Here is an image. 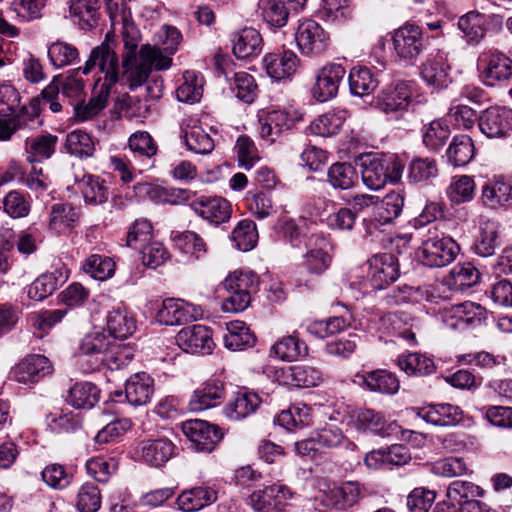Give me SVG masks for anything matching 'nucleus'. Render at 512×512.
Returning a JSON list of instances; mask_svg holds the SVG:
<instances>
[{
  "instance_id": "obj_1",
  "label": "nucleus",
  "mask_w": 512,
  "mask_h": 512,
  "mask_svg": "<svg viewBox=\"0 0 512 512\" xmlns=\"http://www.w3.org/2000/svg\"><path fill=\"white\" fill-rule=\"evenodd\" d=\"M107 38L108 35L104 42L91 50L84 66L79 67L84 75L89 74L94 67H98L99 71L104 74L103 81L100 78L96 81L88 105L77 108L78 115L84 119L97 115L105 108L111 88L120 80L119 59Z\"/></svg>"
},
{
  "instance_id": "obj_2",
  "label": "nucleus",
  "mask_w": 512,
  "mask_h": 512,
  "mask_svg": "<svg viewBox=\"0 0 512 512\" xmlns=\"http://www.w3.org/2000/svg\"><path fill=\"white\" fill-rule=\"evenodd\" d=\"M126 51L122 55L121 80L130 90L146 83L153 70H168L172 66V58L163 55L160 49L150 44L142 45L137 54L136 44H125Z\"/></svg>"
},
{
  "instance_id": "obj_3",
  "label": "nucleus",
  "mask_w": 512,
  "mask_h": 512,
  "mask_svg": "<svg viewBox=\"0 0 512 512\" xmlns=\"http://www.w3.org/2000/svg\"><path fill=\"white\" fill-rule=\"evenodd\" d=\"M413 101V84L397 81L380 90L375 98V108L381 113L397 118L409 109Z\"/></svg>"
},
{
  "instance_id": "obj_4",
  "label": "nucleus",
  "mask_w": 512,
  "mask_h": 512,
  "mask_svg": "<svg viewBox=\"0 0 512 512\" xmlns=\"http://www.w3.org/2000/svg\"><path fill=\"white\" fill-rule=\"evenodd\" d=\"M459 251V245L452 238L435 234L422 241L418 258L428 267H444L455 260Z\"/></svg>"
},
{
  "instance_id": "obj_5",
  "label": "nucleus",
  "mask_w": 512,
  "mask_h": 512,
  "mask_svg": "<svg viewBox=\"0 0 512 512\" xmlns=\"http://www.w3.org/2000/svg\"><path fill=\"white\" fill-rule=\"evenodd\" d=\"M299 110H262L258 113L259 134L268 143L275 142L284 132L302 120Z\"/></svg>"
},
{
  "instance_id": "obj_6",
  "label": "nucleus",
  "mask_w": 512,
  "mask_h": 512,
  "mask_svg": "<svg viewBox=\"0 0 512 512\" xmlns=\"http://www.w3.org/2000/svg\"><path fill=\"white\" fill-rule=\"evenodd\" d=\"M478 70L483 83L493 87L511 78L512 60L503 52L490 49L479 55Z\"/></svg>"
},
{
  "instance_id": "obj_7",
  "label": "nucleus",
  "mask_w": 512,
  "mask_h": 512,
  "mask_svg": "<svg viewBox=\"0 0 512 512\" xmlns=\"http://www.w3.org/2000/svg\"><path fill=\"white\" fill-rule=\"evenodd\" d=\"M303 265L310 274L324 273L332 262V245L329 239L321 233H311L304 247Z\"/></svg>"
},
{
  "instance_id": "obj_8",
  "label": "nucleus",
  "mask_w": 512,
  "mask_h": 512,
  "mask_svg": "<svg viewBox=\"0 0 512 512\" xmlns=\"http://www.w3.org/2000/svg\"><path fill=\"white\" fill-rule=\"evenodd\" d=\"M347 425L354 427L360 432H371L380 436H389L400 428L395 422L388 423L381 415L371 409L351 410L343 417Z\"/></svg>"
},
{
  "instance_id": "obj_9",
  "label": "nucleus",
  "mask_w": 512,
  "mask_h": 512,
  "mask_svg": "<svg viewBox=\"0 0 512 512\" xmlns=\"http://www.w3.org/2000/svg\"><path fill=\"white\" fill-rule=\"evenodd\" d=\"M203 316L200 306L180 299L168 298L162 301L155 319L158 323L168 326L181 325L188 321H195Z\"/></svg>"
},
{
  "instance_id": "obj_10",
  "label": "nucleus",
  "mask_w": 512,
  "mask_h": 512,
  "mask_svg": "<svg viewBox=\"0 0 512 512\" xmlns=\"http://www.w3.org/2000/svg\"><path fill=\"white\" fill-rule=\"evenodd\" d=\"M485 319V308L470 301L452 305L443 312V321L451 329L475 328L480 326Z\"/></svg>"
},
{
  "instance_id": "obj_11",
  "label": "nucleus",
  "mask_w": 512,
  "mask_h": 512,
  "mask_svg": "<svg viewBox=\"0 0 512 512\" xmlns=\"http://www.w3.org/2000/svg\"><path fill=\"white\" fill-rule=\"evenodd\" d=\"M295 41L303 55H319L326 50L329 36L319 23L307 19L299 24L295 33Z\"/></svg>"
},
{
  "instance_id": "obj_12",
  "label": "nucleus",
  "mask_w": 512,
  "mask_h": 512,
  "mask_svg": "<svg viewBox=\"0 0 512 512\" xmlns=\"http://www.w3.org/2000/svg\"><path fill=\"white\" fill-rule=\"evenodd\" d=\"M450 65L443 51L430 53L421 65L420 75L426 85L433 90H442L451 83Z\"/></svg>"
},
{
  "instance_id": "obj_13",
  "label": "nucleus",
  "mask_w": 512,
  "mask_h": 512,
  "mask_svg": "<svg viewBox=\"0 0 512 512\" xmlns=\"http://www.w3.org/2000/svg\"><path fill=\"white\" fill-rule=\"evenodd\" d=\"M392 41L396 56L407 63H414L423 51L422 31L415 25L395 30Z\"/></svg>"
},
{
  "instance_id": "obj_14",
  "label": "nucleus",
  "mask_w": 512,
  "mask_h": 512,
  "mask_svg": "<svg viewBox=\"0 0 512 512\" xmlns=\"http://www.w3.org/2000/svg\"><path fill=\"white\" fill-rule=\"evenodd\" d=\"M175 339L179 348L190 354H210L215 347L211 329L201 324L182 328Z\"/></svg>"
},
{
  "instance_id": "obj_15",
  "label": "nucleus",
  "mask_w": 512,
  "mask_h": 512,
  "mask_svg": "<svg viewBox=\"0 0 512 512\" xmlns=\"http://www.w3.org/2000/svg\"><path fill=\"white\" fill-rule=\"evenodd\" d=\"M190 208L199 217L216 226L228 221L232 214L230 202L220 196H199L190 203Z\"/></svg>"
},
{
  "instance_id": "obj_16",
  "label": "nucleus",
  "mask_w": 512,
  "mask_h": 512,
  "mask_svg": "<svg viewBox=\"0 0 512 512\" xmlns=\"http://www.w3.org/2000/svg\"><path fill=\"white\" fill-rule=\"evenodd\" d=\"M346 74L345 68L336 63L323 66L316 75V82L312 88L313 97L319 102H326L334 98Z\"/></svg>"
},
{
  "instance_id": "obj_17",
  "label": "nucleus",
  "mask_w": 512,
  "mask_h": 512,
  "mask_svg": "<svg viewBox=\"0 0 512 512\" xmlns=\"http://www.w3.org/2000/svg\"><path fill=\"white\" fill-rule=\"evenodd\" d=\"M291 494L281 484H272L255 490L249 497V503L256 512H281Z\"/></svg>"
},
{
  "instance_id": "obj_18",
  "label": "nucleus",
  "mask_w": 512,
  "mask_h": 512,
  "mask_svg": "<svg viewBox=\"0 0 512 512\" xmlns=\"http://www.w3.org/2000/svg\"><path fill=\"white\" fill-rule=\"evenodd\" d=\"M52 371L50 360L44 355H28L21 360L12 370L15 381L25 385L39 382Z\"/></svg>"
},
{
  "instance_id": "obj_19",
  "label": "nucleus",
  "mask_w": 512,
  "mask_h": 512,
  "mask_svg": "<svg viewBox=\"0 0 512 512\" xmlns=\"http://www.w3.org/2000/svg\"><path fill=\"white\" fill-rule=\"evenodd\" d=\"M182 431L200 451H211L222 438L216 426L198 419L183 422Z\"/></svg>"
},
{
  "instance_id": "obj_20",
  "label": "nucleus",
  "mask_w": 512,
  "mask_h": 512,
  "mask_svg": "<svg viewBox=\"0 0 512 512\" xmlns=\"http://www.w3.org/2000/svg\"><path fill=\"white\" fill-rule=\"evenodd\" d=\"M481 132L489 138L507 136L512 131V110L490 107L479 118Z\"/></svg>"
},
{
  "instance_id": "obj_21",
  "label": "nucleus",
  "mask_w": 512,
  "mask_h": 512,
  "mask_svg": "<svg viewBox=\"0 0 512 512\" xmlns=\"http://www.w3.org/2000/svg\"><path fill=\"white\" fill-rule=\"evenodd\" d=\"M398 276V261L393 254L384 253L372 259L369 272V284L372 289H384L396 281Z\"/></svg>"
},
{
  "instance_id": "obj_22",
  "label": "nucleus",
  "mask_w": 512,
  "mask_h": 512,
  "mask_svg": "<svg viewBox=\"0 0 512 512\" xmlns=\"http://www.w3.org/2000/svg\"><path fill=\"white\" fill-rule=\"evenodd\" d=\"M299 58L292 51L268 53L263 58L267 75L276 81L289 79L295 74Z\"/></svg>"
},
{
  "instance_id": "obj_23",
  "label": "nucleus",
  "mask_w": 512,
  "mask_h": 512,
  "mask_svg": "<svg viewBox=\"0 0 512 512\" xmlns=\"http://www.w3.org/2000/svg\"><path fill=\"white\" fill-rule=\"evenodd\" d=\"M68 277V270L65 267L43 273L28 286L27 295L32 300L42 301L63 285Z\"/></svg>"
},
{
  "instance_id": "obj_24",
  "label": "nucleus",
  "mask_w": 512,
  "mask_h": 512,
  "mask_svg": "<svg viewBox=\"0 0 512 512\" xmlns=\"http://www.w3.org/2000/svg\"><path fill=\"white\" fill-rule=\"evenodd\" d=\"M417 415L435 426H455L462 420L463 412L458 406L442 403L420 408Z\"/></svg>"
},
{
  "instance_id": "obj_25",
  "label": "nucleus",
  "mask_w": 512,
  "mask_h": 512,
  "mask_svg": "<svg viewBox=\"0 0 512 512\" xmlns=\"http://www.w3.org/2000/svg\"><path fill=\"white\" fill-rule=\"evenodd\" d=\"M354 382L372 392L382 394H395L400 387L397 377L393 373L382 369L356 374Z\"/></svg>"
},
{
  "instance_id": "obj_26",
  "label": "nucleus",
  "mask_w": 512,
  "mask_h": 512,
  "mask_svg": "<svg viewBox=\"0 0 512 512\" xmlns=\"http://www.w3.org/2000/svg\"><path fill=\"white\" fill-rule=\"evenodd\" d=\"M154 393V381L145 372L136 373L127 380L125 394L128 402L134 406L147 404Z\"/></svg>"
},
{
  "instance_id": "obj_27",
  "label": "nucleus",
  "mask_w": 512,
  "mask_h": 512,
  "mask_svg": "<svg viewBox=\"0 0 512 512\" xmlns=\"http://www.w3.org/2000/svg\"><path fill=\"white\" fill-rule=\"evenodd\" d=\"M500 223L494 219H483L479 225V234L473 249L482 257L492 256L500 245Z\"/></svg>"
},
{
  "instance_id": "obj_28",
  "label": "nucleus",
  "mask_w": 512,
  "mask_h": 512,
  "mask_svg": "<svg viewBox=\"0 0 512 512\" xmlns=\"http://www.w3.org/2000/svg\"><path fill=\"white\" fill-rule=\"evenodd\" d=\"M175 452V445L166 438L144 440L140 443V453L143 461L151 466L160 467L165 464Z\"/></svg>"
},
{
  "instance_id": "obj_29",
  "label": "nucleus",
  "mask_w": 512,
  "mask_h": 512,
  "mask_svg": "<svg viewBox=\"0 0 512 512\" xmlns=\"http://www.w3.org/2000/svg\"><path fill=\"white\" fill-rule=\"evenodd\" d=\"M99 9L98 0H71L69 17L82 30H91L98 24Z\"/></svg>"
},
{
  "instance_id": "obj_30",
  "label": "nucleus",
  "mask_w": 512,
  "mask_h": 512,
  "mask_svg": "<svg viewBox=\"0 0 512 512\" xmlns=\"http://www.w3.org/2000/svg\"><path fill=\"white\" fill-rule=\"evenodd\" d=\"M481 201L490 209H499L512 201V184L503 180H491L482 187Z\"/></svg>"
},
{
  "instance_id": "obj_31",
  "label": "nucleus",
  "mask_w": 512,
  "mask_h": 512,
  "mask_svg": "<svg viewBox=\"0 0 512 512\" xmlns=\"http://www.w3.org/2000/svg\"><path fill=\"white\" fill-rule=\"evenodd\" d=\"M224 396V387L219 381L205 383L192 394L189 407L191 411L199 412L216 406Z\"/></svg>"
},
{
  "instance_id": "obj_32",
  "label": "nucleus",
  "mask_w": 512,
  "mask_h": 512,
  "mask_svg": "<svg viewBox=\"0 0 512 512\" xmlns=\"http://www.w3.org/2000/svg\"><path fill=\"white\" fill-rule=\"evenodd\" d=\"M262 36L252 27L239 31L233 38V53L239 59L258 55L262 51Z\"/></svg>"
},
{
  "instance_id": "obj_33",
  "label": "nucleus",
  "mask_w": 512,
  "mask_h": 512,
  "mask_svg": "<svg viewBox=\"0 0 512 512\" xmlns=\"http://www.w3.org/2000/svg\"><path fill=\"white\" fill-rule=\"evenodd\" d=\"M270 353L282 361L292 362L305 357L308 354V346L294 333L277 340Z\"/></svg>"
},
{
  "instance_id": "obj_34",
  "label": "nucleus",
  "mask_w": 512,
  "mask_h": 512,
  "mask_svg": "<svg viewBox=\"0 0 512 512\" xmlns=\"http://www.w3.org/2000/svg\"><path fill=\"white\" fill-rule=\"evenodd\" d=\"M227 332L223 336L224 345L231 351H240L252 347L255 337L243 321H231L226 324Z\"/></svg>"
},
{
  "instance_id": "obj_35",
  "label": "nucleus",
  "mask_w": 512,
  "mask_h": 512,
  "mask_svg": "<svg viewBox=\"0 0 512 512\" xmlns=\"http://www.w3.org/2000/svg\"><path fill=\"white\" fill-rule=\"evenodd\" d=\"M486 15L470 11L458 19V29L469 44H478L485 36L487 28Z\"/></svg>"
},
{
  "instance_id": "obj_36",
  "label": "nucleus",
  "mask_w": 512,
  "mask_h": 512,
  "mask_svg": "<svg viewBox=\"0 0 512 512\" xmlns=\"http://www.w3.org/2000/svg\"><path fill=\"white\" fill-rule=\"evenodd\" d=\"M216 498L217 494L211 488L195 487L181 493L177 504L183 512H194L212 504Z\"/></svg>"
},
{
  "instance_id": "obj_37",
  "label": "nucleus",
  "mask_w": 512,
  "mask_h": 512,
  "mask_svg": "<svg viewBox=\"0 0 512 512\" xmlns=\"http://www.w3.org/2000/svg\"><path fill=\"white\" fill-rule=\"evenodd\" d=\"M106 327L114 338L126 339L135 332L136 322L125 309L117 307L109 311Z\"/></svg>"
},
{
  "instance_id": "obj_38",
  "label": "nucleus",
  "mask_w": 512,
  "mask_h": 512,
  "mask_svg": "<svg viewBox=\"0 0 512 512\" xmlns=\"http://www.w3.org/2000/svg\"><path fill=\"white\" fill-rule=\"evenodd\" d=\"M57 137L51 134L26 137L25 152L26 159L30 163L41 162L51 157L55 151Z\"/></svg>"
},
{
  "instance_id": "obj_39",
  "label": "nucleus",
  "mask_w": 512,
  "mask_h": 512,
  "mask_svg": "<svg viewBox=\"0 0 512 512\" xmlns=\"http://www.w3.org/2000/svg\"><path fill=\"white\" fill-rule=\"evenodd\" d=\"M100 391L91 382H78L69 389L67 402L76 409H90L99 401Z\"/></svg>"
},
{
  "instance_id": "obj_40",
  "label": "nucleus",
  "mask_w": 512,
  "mask_h": 512,
  "mask_svg": "<svg viewBox=\"0 0 512 512\" xmlns=\"http://www.w3.org/2000/svg\"><path fill=\"white\" fill-rule=\"evenodd\" d=\"M361 177L364 185L372 190H379L387 183L385 164L380 156H368L362 162Z\"/></svg>"
},
{
  "instance_id": "obj_41",
  "label": "nucleus",
  "mask_w": 512,
  "mask_h": 512,
  "mask_svg": "<svg viewBox=\"0 0 512 512\" xmlns=\"http://www.w3.org/2000/svg\"><path fill=\"white\" fill-rule=\"evenodd\" d=\"M171 240L174 246L182 253L200 259L207 252V245L203 238L193 232H172Z\"/></svg>"
},
{
  "instance_id": "obj_42",
  "label": "nucleus",
  "mask_w": 512,
  "mask_h": 512,
  "mask_svg": "<svg viewBox=\"0 0 512 512\" xmlns=\"http://www.w3.org/2000/svg\"><path fill=\"white\" fill-rule=\"evenodd\" d=\"M346 120L345 111H329L318 116L309 126L310 132L317 136L331 137L336 135Z\"/></svg>"
},
{
  "instance_id": "obj_43",
  "label": "nucleus",
  "mask_w": 512,
  "mask_h": 512,
  "mask_svg": "<svg viewBox=\"0 0 512 512\" xmlns=\"http://www.w3.org/2000/svg\"><path fill=\"white\" fill-rule=\"evenodd\" d=\"M474 154V143L468 135L455 136L447 150L448 161L455 167L467 165Z\"/></svg>"
},
{
  "instance_id": "obj_44",
  "label": "nucleus",
  "mask_w": 512,
  "mask_h": 512,
  "mask_svg": "<svg viewBox=\"0 0 512 512\" xmlns=\"http://www.w3.org/2000/svg\"><path fill=\"white\" fill-rule=\"evenodd\" d=\"M79 189L81 190L86 203L91 205H100L108 199V188L104 181L99 177L85 174L78 181Z\"/></svg>"
},
{
  "instance_id": "obj_45",
  "label": "nucleus",
  "mask_w": 512,
  "mask_h": 512,
  "mask_svg": "<svg viewBox=\"0 0 512 512\" xmlns=\"http://www.w3.org/2000/svg\"><path fill=\"white\" fill-rule=\"evenodd\" d=\"M260 398L255 393H238L225 407V414L231 420H240L256 411Z\"/></svg>"
},
{
  "instance_id": "obj_46",
  "label": "nucleus",
  "mask_w": 512,
  "mask_h": 512,
  "mask_svg": "<svg viewBox=\"0 0 512 512\" xmlns=\"http://www.w3.org/2000/svg\"><path fill=\"white\" fill-rule=\"evenodd\" d=\"M280 231L284 241L299 251L304 249L311 235L307 231L304 219H285L280 226Z\"/></svg>"
},
{
  "instance_id": "obj_47",
  "label": "nucleus",
  "mask_w": 512,
  "mask_h": 512,
  "mask_svg": "<svg viewBox=\"0 0 512 512\" xmlns=\"http://www.w3.org/2000/svg\"><path fill=\"white\" fill-rule=\"evenodd\" d=\"M259 9L264 22L270 27L282 28L288 22L290 10L283 0H262Z\"/></svg>"
},
{
  "instance_id": "obj_48",
  "label": "nucleus",
  "mask_w": 512,
  "mask_h": 512,
  "mask_svg": "<svg viewBox=\"0 0 512 512\" xmlns=\"http://www.w3.org/2000/svg\"><path fill=\"white\" fill-rule=\"evenodd\" d=\"M379 82L367 67H354L349 74V87L353 95L363 97L372 93Z\"/></svg>"
},
{
  "instance_id": "obj_49",
  "label": "nucleus",
  "mask_w": 512,
  "mask_h": 512,
  "mask_svg": "<svg viewBox=\"0 0 512 512\" xmlns=\"http://www.w3.org/2000/svg\"><path fill=\"white\" fill-rule=\"evenodd\" d=\"M130 361L131 356L127 349L119 344L112 343L105 354L99 360L94 361L86 370L95 371L100 370L102 367H106L111 371L118 370L126 366Z\"/></svg>"
},
{
  "instance_id": "obj_50",
  "label": "nucleus",
  "mask_w": 512,
  "mask_h": 512,
  "mask_svg": "<svg viewBox=\"0 0 512 512\" xmlns=\"http://www.w3.org/2000/svg\"><path fill=\"white\" fill-rule=\"evenodd\" d=\"M48 57L55 68H64L79 61V50L71 43L58 40L49 45Z\"/></svg>"
},
{
  "instance_id": "obj_51",
  "label": "nucleus",
  "mask_w": 512,
  "mask_h": 512,
  "mask_svg": "<svg viewBox=\"0 0 512 512\" xmlns=\"http://www.w3.org/2000/svg\"><path fill=\"white\" fill-rule=\"evenodd\" d=\"M203 77L194 71H186L182 77V83L176 90L177 99L185 103L198 102L203 94Z\"/></svg>"
},
{
  "instance_id": "obj_52",
  "label": "nucleus",
  "mask_w": 512,
  "mask_h": 512,
  "mask_svg": "<svg viewBox=\"0 0 512 512\" xmlns=\"http://www.w3.org/2000/svg\"><path fill=\"white\" fill-rule=\"evenodd\" d=\"M17 133L25 135L28 132L39 129L43 120L40 116L39 108L36 104L22 106L12 115Z\"/></svg>"
},
{
  "instance_id": "obj_53",
  "label": "nucleus",
  "mask_w": 512,
  "mask_h": 512,
  "mask_svg": "<svg viewBox=\"0 0 512 512\" xmlns=\"http://www.w3.org/2000/svg\"><path fill=\"white\" fill-rule=\"evenodd\" d=\"M183 41L181 31L172 25H162L155 34L154 47L160 49L163 55L171 58L178 50Z\"/></svg>"
},
{
  "instance_id": "obj_54",
  "label": "nucleus",
  "mask_w": 512,
  "mask_h": 512,
  "mask_svg": "<svg viewBox=\"0 0 512 512\" xmlns=\"http://www.w3.org/2000/svg\"><path fill=\"white\" fill-rule=\"evenodd\" d=\"M277 422L288 430L307 426L311 422V408L303 403L294 404L277 416Z\"/></svg>"
},
{
  "instance_id": "obj_55",
  "label": "nucleus",
  "mask_w": 512,
  "mask_h": 512,
  "mask_svg": "<svg viewBox=\"0 0 512 512\" xmlns=\"http://www.w3.org/2000/svg\"><path fill=\"white\" fill-rule=\"evenodd\" d=\"M288 377H290V385L298 388L315 387L322 382L321 371L305 364L289 366Z\"/></svg>"
},
{
  "instance_id": "obj_56",
  "label": "nucleus",
  "mask_w": 512,
  "mask_h": 512,
  "mask_svg": "<svg viewBox=\"0 0 512 512\" xmlns=\"http://www.w3.org/2000/svg\"><path fill=\"white\" fill-rule=\"evenodd\" d=\"M328 182L335 189L347 190L357 183L358 174L350 163H334L328 170Z\"/></svg>"
},
{
  "instance_id": "obj_57",
  "label": "nucleus",
  "mask_w": 512,
  "mask_h": 512,
  "mask_svg": "<svg viewBox=\"0 0 512 512\" xmlns=\"http://www.w3.org/2000/svg\"><path fill=\"white\" fill-rule=\"evenodd\" d=\"M78 220V212L70 204H54L49 214V228L63 233Z\"/></svg>"
},
{
  "instance_id": "obj_58",
  "label": "nucleus",
  "mask_w": 512,
  "mask_h": 512,
  "mask_svg": "<svg viewBox=\"0 0 512 512\" xmlns=\"http://www.w3.org/2000/svg\"><path fill=\"white\" fill-rule=\"evenodd\" d=\"M398 366L408 375H428L434 372V361L419 353H410L398 358Z\"/></svg>"
},
{
  "instance_id": "obj_59",
  "label": "nucleus",
  "mask_w": 512,
  "mask_h": 512,
  "mask_svg": "<svg viewBox=\"0 0 512 512\" xmlns=\"http://www.w3.org/2000/svg\"><path fill=\"white\" fill-rule=\"evenodd\" d=\"M382 327L388 334L396 335L411 345L416 344L415 333L411 331L404 314L389 313L381 317Z\"/></svg>"
},
{
  "instance_id": "obj_60",
  "label": "nucleus",
  "mask_w": 512,
  "mask_h": 512,
  "mask_svg": "<svg viewBox=\"0 0 512 512\" xmlns=\"http://www.w3.org/2000/svg\"><path fill=\"white\" fill-rule=\"evenodd\" d=\"M67 152L79 158L91 157L95 151L92 137L81 130L70 132L65 141Z\"/></svg>"
},
{
  "instance_id": "obj_61",
  "label": "nucleus",
  "mask_w": 512,
  "mask_h": 512,
  "mask_svg": "<svg viewBox=\"0 0 512 512\" xmlns=\"http://www.w3.org/2000/svg\"><path fill=\"white\" fill-rule=\"evenodd\" d=\"M231 240L240 251L253 249L258 240L255 223L248 219L240 221L231 233Z\"/></svg>"
},
{
  "instance_id": "obj_62",
  "label": "nucleus",
  "mask_w": 512,
  "mask_h": 512,
  "mask_svg": "<svg viewBox=\"0 0 512 512\" xmlns=\"http://www.w3.org/2000/svg\"><path fill=\"white\" fill-rule=\"evenodd\" d=\"M152 241L153 228L149 221L138 219L129 227L126 238L127 246L140 251Z\"/></svg>"
},
{
  "instance_id": "obj_63",
  "label": "nucleus",
  "mask_w": 512,
  "mask_h": 512,
  "mask_svg": "<svg viewBox=\"0 0 512 512\" xmlns=\"http://www.w3.org/2000/svg\"><path fill=\"white\" fill-rule=\"evenodd\" d=\"M404 197L400 192L392 191L388 193L381 201L378 198V204L374 208L380 219L388 224L397 218L402 212Z\"/></svg>"
},
{
  "instance_id": "obj_64",
  "label": "nucleus",
  "mask_w": 512,
  "mask_h": 512,
  "mask_svg": "<svg viewBox=\"0 0 512 512\" xmlns=\"http://www.w3.org/2000/svg\"><path fill=\"white\" fill-rule=\"evenodd\" d=\"M113 342L103 332H92L82 339L80 349L86 357L97 361L105 354Z\"/></svg>"
}]
</instances>
